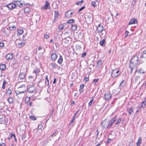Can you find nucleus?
Returning <instances> with one entry per match:
<instances>
[{
  "instance_id": "f257e3e1",
  "label": "nucleus",
  "mask_w": 146,
  "mask_h": 146,
  "mask_svg": "<svg viewBox=\"0 0 146 146\" xmlns=\"http://www.w3.org/2000/svg\"><path fill=\"white\" fill-rule=\"evenodd\" d=\"M139 57L137 55L134 56L132 58L130 62L129 67L130 68V73L131 74L135 67L137 65L138 62Z\"/></svg>"
},
{
  "instance_id": "f03ea898",
  "label": "nucleus",
  "mask_w": 146,
  "mask_h": 146,
  "mask_svg": "<svg viewBox=\"0 0 146 146\" xmlns=\"http://www.w3.org/2000/svg\"><path fill=\"white\" fill-rule=\"evenodd\" d=\"M25 85L23 84L20 86L18 88V90L15 92V93L17 96L19 94L24 93L25 92Z\"/></svg>"
},
{
  "instance_id": "7ed1b4c3",
  "label": "nucleus",
  "mask_w": 146,
  "mask_h": 146,
  "mask_svg": "<svg viewBox=\"0 0 146 146\" xmlns=\"http://www.w3.org/2000/svg\"><path fill=\"white\" fill-rule=\"evenodd\" d=\"M110 121L109 120L107 119H105L101 123V126L102 128H109L110 127Z\"/></svg>"
},
{
  "instance_id": "20e7f679",
  "label": "nucleus",
  "mask_w": 146,
  "mask_h": 146,
  "mask_svg": "<svg viewBox=\"0 0 146 146\" xmlns=\"http://www.w3.org/2000/svg\"><path fill=\"white\" fill-rule=\"evenodd\" d=\"M120 74V72L119 70L117 69H115L112 71L111 76L112 78L114 79Z\"/></svg>"
},
{
  "instance_id": "39448f33",
  "label": "nucleus",
  "mask_w": 146,
  "mask_h": 146,
  "mask_svg": "<svg viewBox=\"0 0 146 146\" xmlns=\"http://www.w3.org/2000/svg\"><path fill=\"white\" fill-rule=\"evenodd\" d=\"M16 43L18 45L19 47L21 48L25 45V41L23 40H21V39H17L16 40Z\"/></svg>"
},
{
  "instance_id": "423d86ee",
  "label": "nucleus",
  "mask_w": 146,
  "mask_h": 146,
  "mask_svg": "<svg viewBox=\"0 0 146 146\" xmlns=\"http://www.w3.org/2000/svg\"><path fill=\"white\" fill-rule=\"evenodd\" d=\"M36 88L34 85L29 86L28 88L27 91L29 93H31L35 94L36 93L35 91Z\"/></svg>"
},
{
  "instance_id": "0eeeda50",
  "label": "nucleus",
  "mask_w": 146,
  "mask_h": 146,
  "mask_svg": "<svg viewBox=\"0 0 146 146\" xmlns=\"http://www.w3.org/2000/svg\"><path fill=\"white\" fill-rule=\"evenodd\" d=\"M15 3L16 4H17L18 6L20 7L29 5V3H25L24 1H16Z\"/></svg>"
},
{
  "instance_id": "6e6552de",
  "label": "nucleus",
  "mask_w": 146,
  "mask_h": 146,
  "mask_svg": "<svg viewBox=\"0 0 146 146\" xmlns=\"http://www.w3.org/2000/svg\"><path fill=\"white\" fill-rule=\"evenodd\" d=\"M98 33H101L104 30V27L101 24H99L97 28Z\"/></svg>"
},
{
  "instance_id": "1a4fd4ad",
  "label": "nucleus",
  "mask_w": 146,
  "mask_h": 146,
  "mask_svg": "<svg viewBox=\"0 0 146 146\" xmlns=\"http://www.w3.org/2000/svg\"><path fill=\"white\" fill-rule=\"evenodd\" d=\"M17 6L16 4L10 3L7 5V7L9 9L12 10L15 8Z\"/></svg>"
},
{
  "instance_id": "9d476101",
  "label": "nucleus",
  "mask_w": 146,
  "mask_h": 146,
  "mask_svg": "<svg viewBox=\"0 0 146 146\" xmlns=\"http://www.w3.org/2000/svg\"><path fill=\"white\" fill-rule=\"evenodd\" d=\"M117 115H116L114 117L111 119L109 121H110V127H111L113 123L115 122L117 119Z\"/></svg>"
},
{
  "instance_id": "9b49d317",
  "label": "nucleus",
  "mask_w": 146,
  "mask_h": 146,
  "mask_svg": "<svg viewBox=\"0 0 146 146\" xmlns=\"http://www.w3.org/2000/svg\"><path fill=\"white\" fill-rule=\"evenodd\" d=\"M111 97V94L109 93H106L104 96V98L106 100H109L110 99Z\"/></svg>"
},
{
  "instance_id": "f8f14e48",
  "label": "nucleus",
  "mask_w": 146,
  "mask_h": 146,
  "mask_svg": "<svg viewBox=\"0 0 146 146\" xmlns=\"http://www.w3.org/2000/svg\"><path fill=\"white\" fill-rule=\"evenodd\" d=\"M39 84L41 87H45L46 85V80H44L43 79L41 80Z\"/></svg>"
},
{
  "instance_id": "ddd939ff",
  "label": "nucleus",
  "mask_w": 146,
  "mask_h": 146,
  "mask_svg": "<svg viewBox=\"0 0 146 146\" xmlns=\"http://www.w3.org/2000/svg\"><path fill=\"white\" fill-rule=\"evenodd\" d=\"M57 58V56L55 52H53L51 55V59L53 61L56 60Z\"/></svg>"
},
{
  "instance_id": "4468645a",
  "label": "nucleus",
  "mask_w": 146,
  "mask_h": 146,
  "mask_svg": "<svg viewBox=\"0 0 146 146\" xmlns=\"http://www.w3.org/2000/svg\"><path fill=\"white\" fill-rule=\"evenodd\" d=\"M137 20L135 18H132L129 21V24L131 25L132 24H135L136 23H137Z\"/></svg>"
},
{
  "instance_id": "2eb2a0df",
  "label": "nucleus",
  "mask_w": 146,
  "mask_h": 146,
  "mask_svg": "<svg viewBox=\"0 0 146 146\" xmlns=\"http://www.w3.org/2000/svg\"><path fill=\"white\" fill-rule=\"evenodd\" d=\"M136 72L140 74H144L145 72V71L142 68H138L137 69Z\"/></svg>"
},
{
  "instance_id": "dca6fc26",
  "label": "nucleus",
  "mask_w": 146,
  "mask_h": 146,
  "mask_svg": "<svg viewBox=\"0 0 146 146\" xmlns=\"http://www.w3.org/2000/svg\"><path fill=\"white\" fill-rule=\"evenodd\" d=\"M13 58V55L12 54H8L6 56V58L7 60L11 59Z\"/></svg>"
},
{
  "instance_id": "f3484780",
  "label": "nucleus",
  "mask_w": 146,
  "mask_h": 146,
  "mask_svg": "<svg viewBox=\"0 0 146 146\" xmlns=\"http://www.w3.org/2000/svg\"><path fill=\"white\" fill-rule=\"evenodd\" d=\"M17 36H19L20 35H22L23 33V31L22 29H19L17 30Z\"/></svg>"
},
{
  "instance_id": "a211bd4d",
  "label": "nucleus",
  "mask_w": 146,
  "mask_h": 146,
  "mask_svg": "<svg viewBox=\"0 0 146 146\" xmlns=\"http://www.w3.org/2000/svg\"><path fill=\"white\" fill-rule=\"evenodd\" d=\"M19 77L20 79L23 80L25 78V75L24 73L21 72L19 74Z\"/></svg>"
},
{
  "instance_id": "6ab92c4d",
  "label": "nucleus",
  "mask_w": 146,
  "mask_h": 146,
  "mask_svg": "<svg viewBox=\"0 0 146 146\" xmlns=\"http://www.w3.org/2000/svg\"><path fill=\"white\" fill-rule=\"evenodd\" d=\"M50 4L49 2L46 1V3L45 4V6L43 7H42V8L45 10H47L48 9V7L49 5Z\"/></svg>"
},
{
  "instance_id": "aec40b11",
  "label": "nucleus",
  "mask_w": 146,
  "mask_h": 146,
  "mask_svg": "<svg viewBox=\"0 0 146 146\" xmlns=\"http://www.w3.org/2000/svg\"><path fill=\"white\" fill-rule=\"evenodd\" d=\"M58 67V66L57 64L55 63H53L50 64V69L52 70L53 68H57Z\"/></svg>"
},
{
  "instance_id": "412c9836",
  "label": "nucleus",
  "mask_w": 146,
  "mask_h": 146,
  "mask_svg": "<svg viewBox=\"0 0 146 146\" xmlns=\"http://www.w3.org/2000/svg\"><path fill=\"white\" fill-rule=\"evenodd\" d=\"M141 58H146V51L145 50L141 52Z\"/></svg>"
},
{
  "instance_id": "4be33fe9",
  "label": "nucleus",
  "mask_w": 146,
  "mask_h": 146,
  "mask_svg": "<svg viewBox=\"0 0 146 146\" xmlns=\"http://www.w3.org/2000/svg\"><path fill=\"white\" fill-rule=\"evenodd\" d=\"M71 28L72 30L73 31L76 30L77 29V25L74 24H72L71 25Z\"/></svg>"
},
{
  "instance_id": "5701e85b",
  "label": "nucleus",
  "mask_w": 146,
  "mask_h": 146,
  "mask_svg": "<svg viewBox=\"0 0 146 146\" xmlns=\"http://www.w3.org/2000/svg\"><path fill=\"white\" fill-rule=\"evenodd\" d=\"M100 44L102 47H104L105 46L106 43L105 41V40L103 39L100 42Z\"/></svg>"
},
{
  "instance_id": "b1692460",
  "label": "nucleus",
  "mask_w": 146,
  "mask_h": 146,
  "mask_svg": "<svg viewBox=\"0 0 146 146\" xmlns=\"http://www.w3.org/2000/svg\"><path fill=\"white\" fill-rule=\"evenodd\" d=\"M24 12L26 13H28L30 11V8L29 7H25L24 9Z\"/></svg>"
},
{
  "instance_id": "393cba45",
  "label": "nucleus",
  "mask_w": 146,
  "mask_h": 146,
  "mask_svg": "<svg viewBox=\"0 0 146 146\" xmlns=\"http://www.w3.org/2000/svg\"><path fill=\"white\" fill-rule=\"evenodd\" d=\"M7 101L8 102L9 104H12L13 103L14 100L13 98L9 97L7 99Z\"/></svg>"
},
{
  "instance_id": "a878e982",
  "label": "nucleus",
  "mask_w": 146,
  "mask_h": 146,
  "mask_svg": "<svg viewBox=\"0 0 146 146\" xmlns=\"http://www.w3.org/2000/svg\"><path fill=\"white\" fill-rule=\"evenodd\" d=\"M141 137H139L138 138L137 142V146H140V145L141 143Z\"/></svg>"
},
{
  "instance_id": "bb28decb",
  "label": "nucleus",
  "mask_w": 146,
  "mask_h": 146,
  "mask_svg": "<svg viewBox=\"0 0 146 146\" xmlns=\"http://www.w3.org/2000/svg\"><path fill=\"white\" fill-rule=\"evenodd\" d=\"M70 11H68L66 12L65 13V17L66 18H70L71 17V16L70 15Z\"/></svg>"
},
{
  "instance_id": "cd10ccee",
  "label": "nucleus",
  "mask_w": 146,
  "mask_h": 146,
  "mask_svg": "<svg viewBox=\"0 0 146 146\" xmlns=\"http://www.w3.org/2000/svg\"><path fill=\"white\" fill-rule=\"evenodd\" d=\"M63 61L62 56L61 55H60L59 58L58 59V62L59 64H61L62 63Z\"/></svg>"
},
{
  "instance_id": "c85d7f7f",
  "label": "nucleus",
  "mask_w": 146,
  "mask_h": 146,
  "mask_svg": "<svg viewBox=\"0 0 146 146\" xmlns=\"http://www.w3.org/2000/svg\"><path fill=\"white\" fill-rule=\"evenodd\" d=\"M102 64V60H98L97 62V66L98 68H100L101 67Z\"/></svg>"
},
{
  "instance_id": "c756f323",
  "label": "nucleus",
  "mask_w": 146,
  "mask_h": 146,
  "mask_svg": "<svg viewBox=\"0 0 146 146\" xmlns=\"http://www.w3.org/2000/svg\"><path fill=\"white\" fill-rule=\"evenodd\" d=\"M6 68L5 64H1L0 65V69L1 70H4Z\"/></svg>"
},
{
  "instance_id": "7c9ffc66",
  "label": "nucleus",
  "mask_w": 146,
  "mask_h": 146,
  "mask_svg": "<svg viewBox=\"0 0 146 146\" xmlns=\"http://www.w3.org/2000/svg\"><path fill=\"white\" fill-rule=\"evenodd\" d=\"M126 81L125 80H123L122 82L120 83L119 86L124 87L126 84Z\"/></svg>"
},
{
  "instance_id": "2f4dec72",
  "label": "nucleus",
  "mask_w": 146,
  "mask_h": 146,
  "mask_svg": "<svg viewBox=\"0 0 146 146\" xmlns=\"http://www.w3.org/2000/svg\"><path fill=\"white\" fill-rule=\"evenodd\" d=\"M59 12L58 11H55L54 14V17L55 18L58 19V18Z\"/></svg>"
},
{
  "instance_id": "473e14b6",
  "label": "nucleus",
  "mask_w": 146,
  "mask_h": 146,
  "mask_svg": "<svg viewBox=\"0 0 146 146\" xmlns=\"http://www.w3.org/2000/svg\"><path fill=\"white\" fill-rule=\"evenodd\" d=\"M76 119V117H73V118L71 121L70 123L69 124V125L70 126L72 127L73 125V123L74 122L75 119Z\"/></svg>"
},
{
  "instance_id": "72a5a7b5",
  "label": "nucleus",
  "mask_w": 146,
  "mask_h": 146,
  "mask_svg": "<svg viewBox=\"0 0 146 146\" xmlns=\"http://www.w3.org/2000/svg\"><path fill=\"white\" fill-rule=\"evenodd\" d=\"M140 76H137L135 77V82H137L139 83V84L140 82Z\"/></svg>"
},
{
  "instance_id": "f704fd0d",
  "label": "nucleus",
  "mask_w": 146,
  "mask_h": 146,
  "mask_svg": "<svg viewBox=\"0 0 146 146\" xmlns=\"http://www.w3.org/2000/svg\"><path fill=\"white\" fill-rule=\"evenodd\" d=\"M12 93V91L10 88H9L6 91V93L7 95H10Z\"/></svg>"
},
{
  "instance_id": "c9c22d12",
  "label": "nucleus",
  "mask_w": 146,
  "mask_h": 146,
  "mask_svg": "<svg viewBox=\"0 0 146 146\" xmlns=\"http://www.w3.org/2000/svg\"><path fill=\"white\" fill-rule=\"evenodd\" d=\"M121 118H120L117 121V122L115 124V127H119V125H118V124L119 123L121 122Z\"/></svg>"
},
{
  "instance_id": "e433bc0d",
  "label": "nucleus",
  "mask_w": 146,
  "mask_h": 146,
  "mask_svg": "<svg viewBox=\"0 0 146 146\" xmlns=\"http://www.w3.org/2000/svg\"><path fill=\"white\" fill-rule=\"evenodd\" d=\"M75 21L74 19H69L67 22V23L68 24H71L73 23Z\"/></svg>"
},
{
  "instance_id": "4c0bfd02",
  "label": "nucleus",
  "mask_w": 146,
  "mask_h": 146,
  "mask_svg": "<svg viewBox=\"0 0 146 146\" xmlns=\"http://www.w3.org/2000/svg\"><path fill=\"white\" fill-rule=\"evenodd\" d=\"M31 97H27L25 100V102L26 104H27L29 103Z\"/></svg>"
},
{
  "instance_id": "58836bf2",
  "label": "nucleus",
  "mask_w": 146,
  "mask_h": 146,
  "mask_svg": "<svg viewBox=\"0 0 146 146\" xmlns=\"http://www.w3.org/2000/svg\"><path fill=\"white\" fill-rule=\"evenodd\" d=\"M127 111H128L129 115H131L133 113V111L132 108H128L127 110Z\"/></svg>"
},
{
  "instance_id": "ea45409f",
  "label": "nucleus",
  "mask_w": 146,
  "mask_h": 146,
  "mask_svg": "<svg viewBox=\"0 0 146 146\" xmlns=\"http://www.w3.org/2000/svg\"><path fill=\"white\" fill-rule=\"evenodd\" d=\"M64 28V26L63 25L61 24L59 25L58 27V28L59 30H63Z\"/></svg>"
},
{
  "instance_id": "a19ab883",
  "label": "nucleus",
  "mask_w": 146,
  "mask_h": 146,
  "mask_svg": "<svg viewBox=\"0 0 146 146\" xmlns=\"http://www.w3.org/2000/svg\"><path fill=\"white\" fill-rule=\"evenodd\" d=\"M145 100L142 102V104H143L141 105L142 107H144L146 105V97L145 98Z\"/></svg>"
},
{
  "instance_id": "79ce46f5",
  "label": "nucleus",
  "mask_w": 146,
  "mask_h": 146,
  "mask_svg": "<svg viewBox=\"0 0 146 146\" xmlns=\"http://www.w3.org/2000/svg\"><path fill=\"white\" fill-rule=\"evenodd\" d=\"M9 28L11 30L14 31L15 30L16 27L15 26L13 25L12 26L10 27Z\"/></svg>"
},
{
  "instance_id": "37998d69",
  "label": "nucleus",
  "mask_w": 146,
  "mask_h": 146,
  "mask_svg": "<svg viewBox=\"0 0 146 146\" xmlns=\"http://www.w3.org/2000/svg\"><path fill=\"white\" fill-rule=\"evenodd\" d=\"M96 2H95V1H92L91 2V4L92 6L94 7H95L96 6Z\"/></svg>"
},
{
  "instance_id": "c03bdc74",
  "label": "nucleus",
  "mask_w": 146,
  "mask_h": 146,
  "mask_svg": "<svg viewBox=\"0 0 146 146\" xmlns=\"http://www.w3.org/2000/svg\"><path fill=\"white\" fill-rule=\"evenodd\" d=\"M84 2V0H82L80 1H78L76 3V4L78 5H80L82 4Z\"/></svg>"
},
{
  "instance_id": "a18cd8bd",
  "label": "nucleus",
  "mask_w": 146,
  "mask_h": 146,
  "mask_svg": "<svg viewBox=\"0 0 146 146\" xmlns=\"http://www.w3.org/2000/svg\"><path fill=\"white\" fill-rule=\"evenodd\" d=\"M7 83L5 80L3 81L2 86V88L3 89H4L5 87V84Z\"/></svg>"
},
{
  "instance_id": "49530a36",
  "label": "nucleus",
  "mask_w": 146,
  "mask_h": 146,
  "mask_svg": "<svg viewBox=\"0 0 146 146\" xmlns=\"http://www.w3.org/2000/svg\"><path fill=\"white\" fill-rule=\"evenodd\" d=\"M46 80V81L47 82V85L48 86V87L49 88V80L48 79V76H46L45 79V80Z\"/></svg>"
},
{
  "instance_id": "de8ad7c7",
  "label": "nucleus",
  "mask_w": 146,
  "mask_h": 146,
  "mask_svg": "<svg viewBox=\"0 0 146 146\" xmlns=\"http://www.w3.org/2000/svg\"><path fill=\"white\" fill-rule=\"evenodd\" d=\"M29 117L33 120H36V118L34 116H30Z\"/></svg>"
},
{
  "instance_id": "09e8293b",
  "label": "nucleus",
  "mask_w": 146,
  "mask_h": 146,
  "mask_svg": "<svg viewBox=\"0 0 146 146\" xmlns=\"http://www.w3.org/2000/svg\"><path fill=\"white\" fill-rule=\"evenodd\" d=\"M40 71V70L39 69H37L35 70H34L33 72V73H35L36 74H37Z\"/></svg>"
},
{
  "instance_id": "8fccbe9b",
  "label": "nucleus",
  "mask_w": 146,
  "mask_h": 146,
  "mask_svg": "<svg viewBox=\"0 0 146 146\" xmlns=\"http://www.w3.org/2000/svg\"><path fill=\"white\" fill-rule=\"evenodd\" d=\"M99 79H94L93 80V81H92V82L93 83H95L94 84V85L96 83L98 82V80Z\"/></svg>"
},
{
  "instance_id": "3c124183",
  "label": "nucleus",
  "mask_w": 146,
  "mask_h": 146,
  "mask_svg": "<svg viewBox=\"0 0 146 146\" xmlns=\"http://www.w3.org/2000/svg\"><path fill=\"white\" fill-rule=\"evenodd\" d=\"M93 101H94V100L93 99H92L90 100L89 102L88 103L89 106H91L92 105V102Z\"/></svg>"
},
{
  "instance_id": "603ef678",
  "label": "nucleus",
  "mask_w": 146,
  "mask_h": 146,
  "mask_svg": "<svg viewBox=\"0 0 146 146\" xmlns=\"http://www.w3.org/2000/svg\"><path fill=\"white\" fill-rule=\"evenodd\" d=\"M26 137V135L25 134H23L22 135V139L23 140L25 139Z\"/></svg>"
},
{
  "instance_id": "864d4df0",
  "label": "nucleus",
  "mask_w": 146,
  "mask_h": 146,
  "mask_svg": "<svg viewBox=\"0 0 146 146\" xmlns=\"http://www.w3.org/2000/svg\"><path fill=\"white\" fill-rule=\"evenodd\" d=\"M85 8V6H84L81 7L79 10L78 11V12L81 11L82 10H83Z\"/></svg>"
},
{
  "instance_id": "5fc2aeb1",
  "label": "nucleus",
  "mask_w": 146,
  "mask_h": 146,
  "mask_svg": "<svg viewBox=\"0 0 146 146\" xmlns=\"http://www.w3.org/2000/svg\"><path fill=\"white\" fill-rule=\"evenodd\" d=\"M87 20L88 22L90 23H92L93 21V20L92 19V18H91L90 19V18L89 19H87Z\"/></svg>"
},
{
  "instance_id": "6e6d98bb",
  "label": "nucleus",
  "mask_w": 146,
  "mask_h": 146,
  "mask_svg": "<svg viewBox=\"0 0 146 146\" xmlns=\"http://www.w3.org/2000/svg\"><path fill=\"white\" fill-rule=\"evenodd\" d=\"M129 33V32L127 31H125V37H127L128 35V34Z\"/></svg>"
},
{
  "instance_id": "4d7b16f0",
  "label": "nucleus",
  "mask_w": 146,
  "mask_h": 146,
  "mask_svg": "<svg viewBox=\"0 0 146 146\" xmlns=\"http://www.w3.org/2000/svg\"><path fill=\"white\" fill-rule=\"evenodd\" d=\"M79 111V110H78L75 112L74 115H73L74 117H76V116L77 115Z\"/></svg>"
},
{
  "instance_id": "13d9d810",
  "label": "nucleus",
  "mask_w": 146,
  "mask_h": 146,
  "mask_svg": "<svg viewBox=\"0 0 146 146\" xmlns=\"http://www.w3.org/2000/svg\"><path fill=\"white\" fill-rule=\"evenodd\" d=\"M111 140V139H110L109 138H108L107 140L106 143V145L108 144L109 143H110V140Z\"/></svg>"
},
{
  "instance_id": "bf43d9fd",
  "label": "nucleus",
  "mask_w": 146,
  "mask_h": 146,
  "mask_svg": "<svg viewBox=\"0 0 146 146\" xmlns=\"http://www.w3.org/2000/svg\"><path fill=\"white\" fill-rule=\"evenodd\" d=\"M86 52H84L83 53L82 55V57H84L86 56Z\"/></svg>"
},
{
  "instance_id": "052dcab7",
  "label": "nucleus",
  "mask_w": 146,
  "mask_h": 146,
  "mask_svg": "<svg viewBox=\"0 0 146 146\" xmlns=\"http://www.w3.org/2000/svg\"><path fill=\"white\" fill-rule=\"evenodd\" d=\"M4 46V44L3 42H0V47H2Z\"/></svg>"
},
{
  "instance_id": "680f3d73",
  "label": "nucleus",
  "mask_w": 146,
  "mask_h": 146,
  "mask_svg": "<svg viewBox=\"0 0 146 146\" xmlns=\"http://www.w3.org/2000/svg\"><path fill=\"white\" fill-rule=\"evenodd\" d=\"M89 80V77L88 78L86 77L84 79V80L86 82L88 81Z\"/></svg>"
},
{
  "instance_id": "e2e57ef3",
  "label": "nucleus",
  "mask_w": 146,
  "mask_h": 146,
  "mask_svg": "<svg viewBox=\"0 0 146 146\" xmlns=\"http://www.w3.org/2000/svg\"><path fill=\"white\" fill-rule=\"evenodd\" d=\"M84 87V85L83 84H81L80 86V89H82Z\"/></svg>"
},
{
  "instance_id": "0e129e2a",
  "label": "nucleus",
  "mask_w": 146,
  "mask_h": 146,
  "mask_svg": "<svg viewBox=\"0 0 146 146\" xmlns=\"http://www.w3.org/2000/svg\"><path fill=\"white\" fill-rule=\"evenodd\" d=\"M13 137L14 138L16 137V136H15V134H11V138H12Z\"/></svg>"
},
{
  "instance_id": "69168bd1",
  "label": "nucleus",
  "mask_w": 146,
  "mask_h": 146,
  "mask_svg": "<svg viewBox=\"0 0 146 146\" xmlns=\"http://www.w3.org/2000/svg\"><path fill=\"white\" fill-rule=\"evenodd\" d=\"M42 126L40 125H38V129H41L42 128Z\"/></svg>"
},
{
  "instance_id": "338daca9",
  "label": "nucleus",
  "mask_w": 146,
  "mask_h": 146,
  "mask_svg": "<svg viewBox=\"0 0 146 146\" xmlns=\"http://www.w3.org/2000/svg\"><path fill=\"white\" fill-rule=\"evenodd\" d=\"M44 38H48L49 37V36L48 35H45L44 36Z\"/></svg>"
},
{
  "instance_id": "774afa93",
  "label": "nucleus",
  "mask_w": 146,
  "mask_h": 146,
  "mask_svg": "<svg viewBox=\"0 0 146 146\" xmlns=\"http://www.w3.org/2000/svg\"><path fill=\"white\" fill-rule=\"evenodd\" d=\"M42 48L41 46H39L38 47V50L39 51L40 50H42Z\"/></svg>"
}]
</instances>
